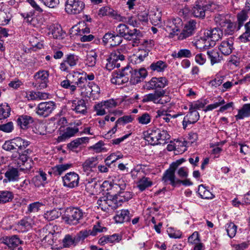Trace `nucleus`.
<instances>
[{"mask_svg":"<svg viewBox=\"0 0 250 250\" xmlns=\"http://www.w3.org/2000/svg\"><path fill=\"white\" fill-rule=\"evenodd\" d=\"M188 242L192 244H198L200 242L199 235L197 231L194 232L188 238Z\"/></svg>","mask_w":250,"mask_h":250,"instance_id":"680f3d73","label":"nucleus"},{"mask_svg":"<svg viewBox=\"0 0 250 250\" xmlns=\"http://www.w3.org/2000/svg\"><path fill=\"white\" fill-rule=\"evenodd\" d=\"M117 33L127 41H132L133 46H137L143 37L142 33L136 28L130 29L126 24L121 23L116 29Z\"/></svg>","mask_w":250,"mask_h":250,"instance_id":"f03ea898","label":"nucleus"},{"mask_svg":"<svg viewBox=\"0 0 250 250\" xmlns=\"http://www.w3.org/2000/svg\"><path fill=\"white\" fill-rule=\"evenodd\" d=\"M175 169L169 167V168L165 172L162 177V181L165 183L166 184L169 182V184L173 187L177 186V181L178 179H176L175 177Z\"/></svg>","mask_w":250,"mask_h":250,"instance_id":"6ab92c4d","label":"nucleus"},{"mask_svg":"<svg viewBox=\"0 0 250 250\" xmlns=\"http://www.w3.org/2000/svg\"><path fill=\"white\" fill-rule=\"evenodd\" d=\"M125 60V56L121 53L118 49L112 51L109 58L107 59V62L113 63L116 61H123Z\"/></svg>","mask_w":250,"mask_h":250,"instance_id":"2f4dec72","label":"nucleus"},{"mask_svg":"<svg viewBox=\"0 0 250 250\" xmlns=\"http://www.w3.org/2000/svg\"><path fill=\"white\" fill-rule=\"evenodd\" d=\"M147 73L146 70L144 68L139 69L138 70L135 69L131 71V75L130 77L131 81H134L137 83L141 82V79H143L146 77Z\"/></svg>","mask_w":250,"mask_h":250,"instance_id":"b1692460","label":"nucleus"},{"mask_svg":"<svg viewBox=\"0 0 250 250\" xmlns=\"http://www.w3.org/2000/svg\"><path fill=\"white\" fill-rule=\"evenodd\" d=\"M233 39L232 38L223 41L219 47L220 51L224 55H229L233 49Z\"/></svg>","mask_w":250,"mask_h":250,"instance_id":"412c9836","label":"nucleus"},{"mask_svg":"<svg viewBox=\"0 0 250 250\" xmlns=\"http://www.w3.org/2000/svg\"><path fill=\"white\" fill-rule=\"evenodd\" d=\"M97 55L96 52L91 51L87 54L85 60L86 64L88 66L93 67L97 62Z\"/></svg>","mask_w":250,"mask_h":250,"instance_id":"ea45409f","label":"nucleus"},{"mask_svg":"<svg viewBox=\"0 0 250 250\" xmlns=\"http://www.w3.org/2000/svg\"><path fill=\"white\" fill-rule=\"evenodd\" d=\"M94 109L96 111L97 115L102 116L106 113V112L105 111V109L106 108L105 106H104L102 102L96 104L94 106Z\"/></svg>","mask_w":250,"mask_h":250,"instance_id":"13d9d810","label":"nucleus"},{"mask_svg":"<svg viewBox=\"0 0 250 250\" xmlns=\"http://www.w3.org/2000/svg\"><path fill=\"white\" fill-rule=\"evenodd\" d=\"M172 56L174 58H190L192 56L191 51L187 49H182L178 51L177 53L174 52Z\"/></svg>","mask_w":250,"mask_h":250,"instance_id":"a18cd8bd","label":"nucleus"},{"mask_svg":"<svg viewBox=\"0 0 250 250\" xmlns=\"http://www.w3.org/2000/svg\"><path fill=\"white\" fill-rule=\"evenodd\" d=\"M10 112L11 108L7 104L0 105V120L4 119L9 117Z\"/></svg>","mask_w":250,"mask_h":250,"instance_id":"3c124183","label":"nucleus"},{"mask_svg":"<svg viewBox=\"0 0 250 250\" xmlns=\"http://www.w3.org/2000/svg\"><path fill=\"white\" fill-rule=\"evenodd\" d=\"M98 163L97 157H91L87 158L83 164V172L88 176L91 172H94L93 168H95Z\"/></svg>","mask_w":250,"mask_h":250,"instance_id":"a211bd4d","label":"nucleus"},{"mask_svg":"<svg viewBox=\"0 0 250 250\" xmlns=\"http://www.w3.org/2000/svg\"><path fill=\"white\" fill-rule=\"evenodd\" d=\"M114 218L115 221L119 223L129 221L130 219L129 211L127 209H123L118 211Z\"/></svg>","mask_w":250,"mask_h":250,"instance_id":"a878e982","label":"nucleus"},{"mask_svg":"<svg viewBox=\"0 0 250 250\" xmlns=\"http://www.w3.org/2000/svg\"><path fill=\"white\" fill-rule=\"evenodd\" d=\"M182 26V21L180 18H177L169 20L166 25V31L170 34H176Z\"/></svg>","mask_w":250,"mask_h":250,"instance_id":"f3484780","label":"nucleus"},{"mask_svg":"<svg viewBox=\"0 0 250 250\" xmlns=\"http://www.w3.org/2000/svg\"><path fill=\"white\" fill-rule=\"evenodd\" d=\"M250 116V104H245L243 107L239 110L238 113L235 116L236 120L242 119Z\"/></svg>","mask_w":250,"mask_h":250,"instance_id":"c9c22d12","label":"nucleus"},{"mask_svg":"<svg viewBox=\"0 0 250 250\" xmlns=\"http://www.w3.org/2000/svg\"><path fill=\"white\" fill-rule=\"evenodd\" d=\"M200 118L199 113L196 110H192L189 109V112L184 118L183 126L184 129H186L188 124H194L197 122Z\"/></svg>","mask_w":250,"mask_h":250,"instance_id":"aec40b11","label":"nucleus"},{"mask_svg":"<svg viewBox=\"0 0 250 250\" xmlns=\"http://www.w3.org/2000/svg\"><path fill=\"white\" fill-rule=\"evenodd\" d=\"M248 13V12L246 9L245 10H242L237 14V18L238 29H240V28L244 25V22L248 20L249 18Z\"/></svg>","mask_w":250,"mask_h":250,"instance_id":"4c0bfd02","label":"nucleus"},{"mask_svg":"<svg viewBox=\"0 0 250 250\" xmlns=\"http://www.w3.org/2000/svg\"><path fill=\"white\" fill-rule=\"evenodd\" d=\"M66 61V59H63V61L60 63L59 68L61 71L68 72L72 67L69 65Z\"/></svg>","mask_w":250,"mask_h":250,"instance_id":"774afa93","label":"nucleus"},{"mask_svg":"<svg viewBox=\"0 0 250 250\" xmlns=\"http://www.w3.org/2000/svg\"><path fill=\"white\" fill-rule=\"evenodd\" d=\"M72 166L71 164L58 165L52 168V172L55 175H61Z\"/></svg>","mask_w":250,"mask_h":250,"instance_id":"f704fd0d","label":"nucleus"},{"mask_svg":"<svg viewBox=\"0 0 250 250\" xmlns=\"http://www.w3.org/2000/svg\"><path fill=\"white\" fill-rule=\"evenodd\" d=\"M3 242L10 249L18 247L21 243V241L17 235L6 236L3 238Z\"/></svg>","mask_w":250,"mask_h":250,"instance_id":"393cba45","label":"nucleus"},{"mask_svg":"<svg viewBox=\"0 0 250 250\" xmlns=\"http://www.w3.org/2000/svg\"><path fill=\"white\" fill-rule=\"evenodd\" d=\"M210 6L211 5H208L207 2L204 0H197L192 8V13L194 17L203 19L205 16L206 11Z\"/></svg>","mask_w":250,"mask_h":250,"instance_id":"9d476101","label":"nucleus"},{"mask_svg":"<svg viewBox=\"0 0 250 250\" xmlns=\"http://www.w3.org/2000/svg\"><path fill=\"white\" fill-rule=\"evenodd\" d=\"M137 187L141 191L145 190L146 188L152 185V182L149 178L143 177L137 182Z\"/></svg>","mask_w":250,"mask_h":250,"instance_id":"c85d7f7f","label":"nucleus"},{"mask_svg":"<svg viewBox=\"0 0 250 250\" xmlns=\"http://www.w3.org/2000/svg\"><path fill=\"white\" fill-rule=\"evenodd\" d=\"M14 194L9 190H0V204L9 203L13 199Z\"/></svg>","mask_w":250,"mask_h":250,"instance_id":"bb28decb","label":"nucleus"},{"mask_svg":"<svg viewBox=\"0 0 250 250\" xmlns=\"http://www.w3.org/2000/svg\"><path fill=\"white\" fill-rule=\"evenodd\" d=\"M106 230V228L101 227L98 223L97 225L94 226L92 230H84L81 231L77 234L76 237L79 242L81 239H84L89 235L95 236L98 233L105 231Z\"/></svg>","mask_w":250,"mask_h":250,"instance_id":"f8f14e48","label":"nucleus"},{"mask_svg":"<svg viewBox=\"0 0 250 250\" xmlns=\"http://www.w3.org/2000/svg\"><path fill=\"white\" fill-rule=\"evenodd\" d=\"M106 203H107V206L108 209L111 208V209H116L118 207L121 206L119 202L117 201V197H112L111 198H109V196H106Z\"/></svg>","mask_w":250,"mask_h":250,"instance_id":"09e8293b","label":"nucleus"},{"mask_svg":"<svg viewBox=\"0 0 250 250\" xmlns=\"http://www.w3.org/2000/svg\"><path fill=\"white\" fill-rule=\"evenodd\" d=\"M41 205L42 204L39 202L30 204L28 207V211L29 212H37L39 210Z\"/></svg>","mask_w":250,"mask_h":250,"instance_id":"69168bd1","label":"nucleus"},{"mask_svg":"<svg viewBox=\"0 0 250 250\" xmlns=\"http://www.w3.org/2000/svg\"><path fill=\"white\" fill-rule=\"evenodd\" d=\"M63 246L64 247H69L72 245H76L78 242L76 236L73 237L70 235H66L62 240Z\"/></svg>","mask_w":250,"mask_h":250,"instance_id":"c03bdc74","label":"nucleus"},{"mask_svg":"<svg viewBox=\"0 0 250 250\" xmlns=\"http://www.w3.org/2000/svg\"><path fill=\"white\" fill-rule=\"evenodd\" d=\"M71 108L76 113L85 114L87 112V107L85 101L83 99L76 98L69 102Z\"/></svg>","mask_w":250,"mask_h":250,"instance_id":"4468645a","label":"nucleus"},{"mask_svg":"<svg viewBox=\"0 0 250 250\" xmlns=\"http://www.w3.org/2000/svg\"><path fill=\"white\" fill-rule=\"evenodd\" d=\"M64 33L62 31V28L60 25L54 26L52 30V34L55 39H62Z\"/></svg>","mask_w":250,"mask_h":250,"instance_id":"603ef678","label":"nucleus"},{"mask_svg":"<svg viewBox=\"0 0 250 250\" xmlns=\"http://www.w3.org/2000/svg\"><path fill=\"white\" fill-rule=\"evenodd\" d=\"M49 72L42 70L36 72L34 75L35 81L32 85L37 89H42L46 88L49 82Z\"/></svg>","mask_w":250,"mask_h":250,"instance_id":"423d86ee","label":"nucleus"},{"mask_svg":"<svg viewBox=\"0 0 250 250\" xmlns=\"http://www.w3.org/2000/svg\"><path fill=\"white\" fill-rule=\"evenodd\" d=\"M14 142L17 145L18 152L19 154L22 153L24 150L26 149V147L30 145L29 142L20 137L14 138Z\"/></svg>","mask_w":250,"mask_h":250,"instance_id":"7c9ffc66","label":"nucleus"},{"mask_svg":"<svg viewBox=\"0 0 250 250\" xmlns=\"http://www.w3.org/2000/svg\"><path fill=\"white\" fill-rule=\"evenodd\" d=\"M66 61V59H63V61L60 63L59 68L61 71L68 72L72 67L69 65Z\"/></svg>","mask_w":250,"mask_h":250,"instance_id":"338daca9","label":"nucleus"},{"mask_svg":"<svg viewBox=\"0 0 250 250\" xmlns=\"http://www.w3.org/2000/svg\"><path fill=\"white\" fill-rule=\"evenodd\" d=\"M116 197L117 201L119 202L121 206L123 202L128 201L132 198V193L129 191H125V190H120L118 196Z\"/></svg>","mask_w":250,"mask_h":250,"instance_id":"473e14b6","label":"nucleus"},{"mask_svg":"<svg viewBox=\"0 0 250 250\" xmlns=\"http://www.w3.org/2000/svg\"><path fill=\"white\" fill-rule=\"evenodd\" d=\"M144 139L151 145L165 144L170 138L167 132L158 128L154 127L149 129L143 133Z\"/></svg>","mask_w":250,"mask_h":250,"instance_id":"f257e3e1","label":"nucleus"},{"mask_svg":"<svg viewBox=\"0 0 250 250\" xmlns=\"http://www.w3.org/2000/svg\"><path fill=\"white\" fill-rule=\"evenodd\" d=\"M5 179L3 180L4 183L14 182L18 181L19 178V171L17 168H9L5 173Z\"/></svg>","mask_w":250,"mask_h":250,"instance_id":"5701e85b","label":"nucleus"},{"mask_svg":"<svg viewBox=\"0 0 250 250\" xmlns=\"http://www.w3.org/2000/svg\"><path fill=\"white\" fill-rule=\"evenodd\" d=\"M79 131V128L77 126L67 127L66 128L64 132L59 137L60 141H62L67 138L73 136Z\"/></svg>","mask_w":250,"mask_h":250,"instance_id":"cd10ccee","label":"nucleus"},{"mask_svg":"<svg viewBox=\"0 0 250 250\" xmlns=\"http://www.w3.org/2000/svg\"><path fill=\"white\" fill-rule=\"evenodd\" d=\"M167 67V65L165 62L158 61L152 63L149 68L152 71L161 72H163Z\"/></svg>","mask_w":250,"mask_h":250,"instance_id":"72a5a7b5","label":"nucleus"},{"mask_svg":"<svg viewBox=\"0 0 250 250\" xmlns=\"http://www.w3.org/2000/svg\"><path fill=\"white\" fill-rule=\"evenodd\" d=\"M194 45L196 48L200 49H202V48L206 49L208 46H212L211 43H209V41H207V39L202 38L196 41L194 43Z\"/></svg>","mask_w":250,"mask_h":250,"instance_id":"8fccbe9b","label":"nucleus"},{"mask_svg":"<svg viewBox=\"0 0 250 250\" xmlns=\"http://www.w3.org/2000/svg\"><path fill=\"white\" fill-rule=\"evenodd\" d=\"M149 19L153 24H158L161 20V14L159 12H151L149 15Z\"/></svg>","mask_w":250,"mask_h":250,"instance_id":"6e6d98bb","label":"nucleus"},{"mask_svg":"<svg viewBox=\"0 0 250 250\" xmlns=\"http://www.w3.org/2000/svg\"><path fill=\"white\" fill-rule=\"evenodd\" d=\"M198 193L202 198L212 199L214 195L203 185H200L198 187Z\"/></svg>","mask_w":250,"mask_h":250,"instance_id":"37998d69","label":"nucleus"},{"mask_svg":"<svg viewBox=\"0 0 250 250\" xmlns=\"http://www.w3.org/2000/svg\"><path fill=\"white\" fill-rule=\"evenodd\" d=\"M151 116L147 113H144L137 118L139 124L141 125H147L151 122Z\"/></svg>","mask_w":250,"mask_h":250,"instance_id":"5fc2aeb1","label":"nucleus"},{"mask_svg":"<svg viewBox=\"0 0 250 250\" xmlns=\"http://www.w3.org/2000/svg\"><path fill=\"white\" fill-rule=\"evenodd\" d=\"M83 217V212L81 209L77 208H69L65 210L62 218L67 224L75 225L79 223Z\"/></svg>","mask_w":250,"mask_h":250,"instance_id":"20e7f679","label":"nucleus"},{"mask_svg":"<svg viewBox=\"0 0 250 250\" xmlns=\"http://www.w3.org/2000/svg\"><path fill=\"white\" fill-rule=\"evenodd\" d=\"M122 38L118 34L113 35L112 40L110 41V45L113 46L119 45L122 42Z\"/></svg>","mask_w":250,"mask_h":250,"instance_id":"e2e57ef3","label":"nucleus"},{"mask_svg":"<svg viewBox=\"0 0 250 250\" xmlns=\"http://www.w3.org/2000/svg\"><path fill=\"white\" fill-rule=\"evenodd\" d=\"M204 35L208 39H210L212 43L211 44L214 45L215 42L221 39L223 35L222 29L218 27L210 28L205 31Z\"/></svg>","mask_w":250,"mask_h":250,"instance_id":"dca6fc26","label":"nucleus"},{"mask_svg":"<svg viewBox=\"0 0 250 250\" xmlns=\"http://www.w3.org/2000/svg\"><path fill=\"white\" fill-rule=\"evenodd\" d=\"M18 226L20 229H23V231L28 230L32 228V220L29 218H24L19 222Z\"/></svg>","mask_w":250,"mask_h":250,"instance_id":"79ce46f5","label":"nucleus"},{"mask_svg":"<svg viewBox=\"0 0 250 250\" xmlns=\"http://www.w3.org/2000/svg\"><path fill=\"white\" fill-rule=\"evenodd\" d=\"M13 129V123L12 122L0 125V131H2L6 133H10L12 131Z\"/></svg>","mask_w":250,"mask_h":250,"instance_id":"4d7b16f0","label":"nucleus"},{"mask_svg":"<svg viewBox=\"0 0 250 250\" xmlns=\"http://www.w3.org/2000/svg\"><path fill=\"white\" fill-rule=\"evenodd\" d=\"M108 185H109V187L106 189L108 191L107 192V196H109L110 198L112 197H115L118 196L120 190H125L126 187L125 184L121 185L111 184L107 181H104L103 184V187H107Z\"/></svg>","mask_w":250,"mask_h":250,"instance_id":"2eb2a0df","label":"nucleus"},{"mask_svg":"<svg viewBox=\"0 0 250 250\" xmlns=\"http://www.w3.org/2000/svg\"><path fill=\"white\" fill-rule=\"evenodd\" d=\"M62 178L63 185L65 187L72 188L77 187L79 185V176L74 172L66 173Z\"/></svg>","mask_w":250,"mask_h":250,"instance_id":"9b49d317","label":"nucleus"},{"mask_svg":"<svg viewBox=\"0 0 250 250\" xmlns=\"http://www.w3.org/2000/svg\"><path fill=\"white\" fill-rule=\"evenodd\" d=\"M168 85V81L165 77H153L146 83L145 87L147 90H160Z\"/></svg>","mask_w":250,"mask_h":250,"instance_id":"1a4fd4ad","label":"nucleus"},{"mask_svg":"<svg viewBox=\"0 0 250 250\" xmlns=\"http://www.w3.org/2000/svg\"><path fill=\"white\" fill-rule=\"evenodd\" d=\"M245 32L240 37L241 42H244L250 41V19L249 21L245 24Z\"/></svg>","mask_w":250,"mask_h":250,"instance_id":"49530a36","label":"nucleus"},{"mask_svg":"<svg viewBox=\"0 0 250 250\" xmlns=\"http://www.w3.org/2000/svg\"><path fill=\"white\" fill-rule=\"evenodd\" d=\"M166 90H155L154 92L144 96L142 102L144 103L152 102L155 104H164L170 101L169 98L165 96Z\"/></svg>","mask_w":250,"mask_h":250,"instance_id":"7ed1b4c3","label":"nucleus"},{"mask_svg":"<svg viewBox=\"0 0 250 250\" xmlns=\"http://www.w3.org/2000/svg\"><path fill=\"white\" fill-rule=\"evenodd\" d=\"M64 59H66V61L72 67L76 66L79 61V57L73 54L66 55Z\"/></svg>","mask_w":250,"mask_h":250,"instance_id":"864d4df0","label":"nucleus"},{"mask_svg":"<svg viewBox=\"0 0 250 250\" xmlns=\"http://www.w3.org/2000/svg\"><path fill=\"white\" fill-rule=\"evenodd\" d=\"M225 228L229 237L232 238L235 236L237 232V226L233 222H230L226 224Z\"/></svg>","mask_w":250,"mask_h":250,"instance_id":"58836bf2","label":"nucleus"},{"mask_svg":"<svg viewBox=\"0 0 250 250\" xmlns=\"http://www.w3.org/2000/svg\"><path fill=\"white\" fill-rule=\"evenodd\" d=\"M196 24L197 22L195 20H191L187 22L184 28L194 34L196 28Z\"/></svg>","mask_w":250,"mask_h":250,"instance_id":"bf43d9fd","label":"nucleus"},{"mask_svg":"<svg viewBox=\"0 0 250 250\" xmlns=\"http://www.w3.org/2000/svg\"><path fill=\"white\" fill-rule=\"evenodd\" d=\"M132 70V68L127 66L123 68L121 71L116 73H113L111 82L112 83L118 85L127 83L131 75Z\"/></svg>","mask_w":250,"mask_h":250,"instance_id":"39448f33","label":"nucleus"},{"mask_svg":"<svg viewBox=\"0 0 250 250\" xmlns=\"http://www.w3.org/2000/svg\"><path fill=\"white\" fill-rule=\"evenodd\" d=\"M46 180V174L43 171H40L39 173L32 179L33 182L36 187H40L41 185H43Z\"/></svg>","mask_w":250,"mask_h":250,"instance_id":"e433bc0d","label":"nucleus"},{"mask_svg":"<svg viewBox=\"0 0 250 250\" xmlns=\"http://www.w3.org/2000/svg\"><path fill=\"white\" fill-rule=\"evenodd\" d=\"M84 8L85 4L81 0H67L65 2V10L69 14H80Z\"/></svg>","mask_w":250,"mask_h":250,"instance_id":"0eeeda50","label":"nucleus"},{"mask_svg":"<svg viewBox=\"0 0 250 250\" xmlns=\"http://www.w3.org/2000/svg\"><path fill=\"white\" fill-rule=\"evenodd\" d=\"M116 15V11L108 6H104L101 8L98 12V15L100 17L109 16L113 17Z\"/></svg>","mask_w":250,"mask_h":250,"instance_id":"a19ab883","label":"nucleus"},{"mask_svg":"<svg viewBox=\"0 0 250 250\" xmlns=\"http://www.w3.org/2000/svg\"><path fill=\"white\" fill-rule=\"evenodd\" d=\"M215 22L218 23L221 27H226L225 32L227 34L232 35L234 30L233 23L229 20L225 19L224 16L218 15L215 18Z\"/></svg>","mask_w":250,"mask_h":250,"instance_id":"ddd939ff","label":"nucleus"},{"mask_svg":"<svg viewBox=\"0 0 250 250\" xmlns=\"http://www.w3.org/2000/svg\"><path fill=\"white\" fill-rule=\"evenodd\" d=\"M17 123L18 126L22 129H27L30 124L33 123V118L27 115H22L19 116L17 119Z\"/></svg>","mask_w":250,"mask_h":250,"instance_id":"4be33fe9","label":"nucleus"},{"mask_svg":"<svg viewBox=\"0 0 250 250\" xmlns=\"http://www.w3.org/2000/svg\"><path fill=\"white\" fill-rule=\"evenodd\" d=\"M56 108V104L53 101L42 102L36 108V113L40 116L46 117L49 116Z\"/></svg>","mask_w":250,"mask_h":250,"instance_id":"6e6552de","label":"nucleus"},{"mask_svg":"<svg viewBox=\"0 0 250 250\" xmlns=\"http://www.w3.org/2000/svg\"><path fill=\"white\" fill-rule=\"evenodd\" d=\"M60 215V212L56 209H53L44 213V217L48 221H52L58 218Z\"/></svg>","mask_w":250,"mask_h":250,"instance_id":"de8ad7c7","label":"nucleus"},{"mask_svg":"<svg viewBox=\"0 0 250 250\" xmlns=\"http://www.w3.org/2000/svg\"><path fill=\"white\" fill-rule=\"evenodd\" d=\"M45 5L50 8H54L59 3V0H40Z\"/></svg>","mask_w":250,"mask_h":250,"instance_id":"0e129e2a","label":"nucleus"},{"mask_svg":"<svg viewBox=\"0 0 250 250\" xmlns=\"http://www.w3.org/2000/svg\"><path fill=\"white\" fill-rule=\"evenodd\" d=\"M89 83V82H88L87 81H86V78L81 77L75 83V84L78 86L79 88H80L81 92L82 90L85 88L86 85H87Z\"/></svg>","mask_w":250,"mask_h":250,"instance_id":"052dcab7","label":"nucleus"},{"mask_svg":"<svg viewBox=\"0 0 250 250\" xmlns=\"http://www.w3.org/2000/svg\"><path fill=\"white\" fill-rule=\"evenodd\" d=\"M209 59L210 60L212 65L215 63H219L223 59V56L220 55L219 53L215 50H211L207 52Z\"/></svg>","mask_w":250,"mask_h":250,"instance_id":"c756f323","label":"nucleus"}]
</instances>
